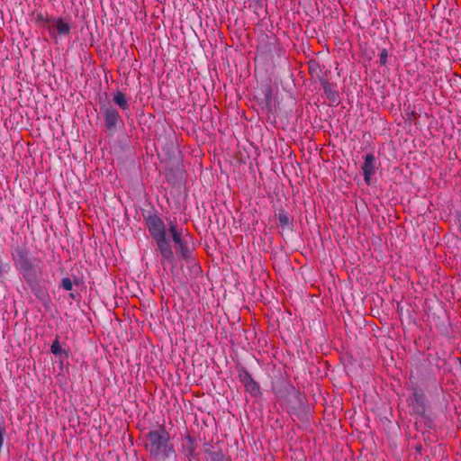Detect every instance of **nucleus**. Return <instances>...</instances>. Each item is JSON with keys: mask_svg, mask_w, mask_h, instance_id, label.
Masks as SVG:
<instances>
[{"mask_svg": "<svg viewBox=\"0 0 461 461\" xmlns=\"http://www.w3.org/2000/svg\"><path fill=\"white\" fill-rule=\"evenodd\" d=\"M388 52L385 49H383L379 53L380 65L384 66L387 62Z\"/></svg>", "mask_w": 461, "mask_h": 461, "instance_id": "a211bd4d", "label": "nucleus"}, {"mask_svg": "<svg viewBox=\"0 0 461 461\" xmlns=\"http://www.w3.org/2000/svg\"><path fill=\"white\" fill-rule=\"evenodd\" d=\"M61 286L66 291H70L73 287V282L69 277H63L61 279Z\"/></svg>", "mask_w": 461, "mask_h": 461, "instance_id": "f3484780", "label": "nucleus"}, {"mask_svg": "<svg viewBox=\"0 0 461 461\" xmlns=\"http://www.w3.org/2000/svg\"><path fill=\"white\" fill-rule=\"evenodd\" d=\"M279 224L283 228H286L290 225V218L287 212L284 209H280L276 214Z\"/></svg>", "mask_w": 461, "mask_h": 461, "instance_id": "ddd939ff", "label": "nucleus"}, {"mask_svg": "<svg viewBox=\"0 0 461 461\" xmlns=\"http://www.w3.org/2000/svg\"><path fill=\"white\" fill-rule=\"evenodd\" d=\"M168 231L171 235L172 240L176 244L178 253L180 256L187 259L191 257V249H189L187 242L182 236V230L178 228L176 221H169L167 223Z\"/></svg>", "mask_w": 461, "mask_h": 461, "instance_id": "20e7f679", "label": "nucleus"}, {"mask_svg": "<svg viewBox=\"0 0 461 461\" xmlns=\"http://www.w3.org/2000/svg\"><path fill=\"white\" fill-rule=\"evenodd\" d=\"M239 378L240 383L244 385L246 392L252 397H259L262 395L258 383L253 379L251 375L245 368H241L239 371Z\"/></svg>", "mask_w": 461, "mask_h": 461, "instance_id": "39448f33", "label": "nucleus"}, {"mask_svg": "<svg viewBox=\"0 0 461 461\" xmlns=\"http://www.w3.org/2000/svg\"><path fill=\"white\" fill-rule=\"evenodd\" d=\"M165 176L167 180L170 183H176V176H175V173L173 172V169H168L166 171Z\"/></svg>", "mask_w": 461, "mask_h": 461, "instance_id": "6ab92c4d", "label": "nucleus"}, {"mask_svg": "<svg viewBox=\"0 0 461 461\" xmlns=\"http://www.w3.org/2000/svg\"><path fill=\"white\" fill-rule=\"evenodd\" d=\"M144 221L151 238L154 240L158 251L161 257V264L173 263L175 256L169 239L167 226L156 212L144 214Z\"/></svg>", "mask_w": 461, "mask_h": 461, "instance_id": "f03ea898", "label": "nucleus"}, {"mask_svg": "<svg viewBox=\"0 0 461 461\" xmlns=\"http://www.w3.org/2000/svg\"><path fill=\"white\" fill-rule=\"evenodd\" d=\"M70 29L69 23L62 18H52L50 24L48 26L49 33L51 38L68 35Z\"/></svg>", "mask_w": 461, "mask_h": 461, "instance_id": "423d86ee", "label": "nucleus"}, {"mask_svg": "<svg viewBox=\"0 0 461 461\" xmlns=\"http://www.w3.org/2000/svg\"><path fill=\"white\" fill-rule=\"evenodd\" d=\"M411 406L413 411L419 415H423L425 412V395L422 392L415 390L411 399Z\"/></svg>", "mask_w": 461, "mask_h": 461, "instance_id": "1a4fd4ad", "label": "nucleus"}, {"mask_svg": "<svg viewBox=\"0 0 461 461\" xmlns=\"http://www.w3.org/2000/svg\"><path fill=\"white\" fill-rule=\"evenodd\" d=\"M323 89H324L325 93H326L327 95H335V93H334V92H332V91L330 90V85H329V83H328V82H324V84H323Z\"/></svg>", "mask_w": 461, "mask_h": 461, "instance_id": "aec40b11", "label": "nucleus"}, {"mask_svg": "<svg viewBox=\"0 0 461 461\" xmlns=\"http://www.w3.org/2000/svg\"><path fill=\"white\" fill-rule=\"evenodd\" d=\"M113 101L122 110L127 111L130 108L128 100L123 93L117 91L114 93Z\"/></svg>", "mask_w": 461, "mask_h": 461, "instance_id": "9b49d317", "label": "nucleus"}, {"mask_svg": "<svg viewBox=\"0 0 461 461\" xmlns=\"http://www.w3.org/2000/svg\"><path fill=\"white\" fill-rule=\"evenodd\" d=\"M145 449L150 461H176L171 437L165 427L159 426L146 434Z\"/></svg>", "mask_w": 461, "mask_h": 461, "instance_id": "f257e3e1", "label": "nucleus"}, {"mask_svg": "<svg viewBox=\"0 0 461 461\" xmlns=\"http://www.w3.org/2000/svg\"><path fill=\"white\" fill-rule=\"evenodd\" d=\"M188 442H189V445L185 447V454L186 456L190 457V456H193L195 449H194V447L193 444V440L190 437L188 438Z\"/></svg>", "mask_w": 461, "mask_h": 461, "instance_id": "2eb2a0df", "label": "nucleus"}, {"mask_svg": "<svg viewBox=\"0 0 461 461\" xmlns=\"http://www.w3.org/2000/svg\"><path fill=\"white\" fill-rule=\"evenodd\" d=\"M32 19L38 26L47 29L52 21L47 14L38 11L32 13Z\"/></svg>", "mask_w": 461, "mask_h": 461, "instance_id": "9d476101", "label": "nucleus"}, {"mask_svg": "<svg viewBox=\"0 0 461 461\" xmlns=\"http://www.w3.org/2000/svg\"><path fill=\"white\" fill-rule=\"evenodd\" d=\"M375 158L374 154L368 153L364 158V163L361 167L365 182L370 185L371 176L375 174Z\"/></svg>", "mask_w": 461, "mask_h": 461, "instance_id": "6e6552de", "label": "nucleus"}, {"mask_svg": "<svg viewBox=\"0 0 461 461\" xmlns=\"http://www.w3.org/2000/svg\"><path fill=\"white\" fill-rule=\"evenodd\" d=\"M35 279V277L33 278ZM32 285V290L35 296L40 299L41 301H44L46 299L47 294L46 292L41 289L35 282L32 280V282H28Z\"/></svg>", "mask_w": 461, "mask_h": 461, "instance_id": "f8f14e48", "label": "nucleus"}, {"mask_svg": "<svg viewBox=\"0 0 461 461\" xmlns=\"http://www.w3.org/2000/svg\"><path fill=\"white\" fill-rule=\"evenodd\" d=\"M6 268H9L8 264H4L2 261H0V276L5 271H6Z\"/></svg>", "mask_w": 461, "mask_h": 461, "instance_id": "412c9836", "label": "nucleus"}, {"mask_svg": "<svg viewBox=\"0 0 461 461\" xmlns=\"http://www.w3.org/2000/svg\"><path fill=\"white\" fill-rule=\"evenodd\" d=\"M50 351L55 356H61L62 354H65L66 357H68V352L61 348L58 338L53 341V343L50 347Z\"/></svg>", "mask_w": 461, "mask_h": 461, "instance_id": "4468645a", "label": "nucleus"}, {"mask_svg": "<svg viewBox=\"0 0 461 461\" xmlns=\"http://www.w3.org/2000/svg\"><path fill=\"white\" fill-rule=\"evenodd\" d=\"M211 461H230L221 452H212L210 455Z\"/></svg>", "mask_w": 461, "mask_h": 461, "instance_id": "dca6fc26", "label": "nucleus"}, {"mask_svg": "<svg viewBox=\"0 0 461 461\" xmlns=\"http://www.w3.org/2000/svg\"><path fill=\"white\" fill-rule=\"evenodd\" d=\"M103 115L105 127L110 131H113L120 121V114L118 111L111 106L104 107L103 109Z\"/></svg>", "mask_w": 461, "mask_h": 461, "instance_id": "0eeeda50", "label": "nucleus"}, {"mask_svg": "<svg viewBox=\"0 0 461 461\" xmlns=\"http://www.w3.org/2000/svg\"><path fill=\"white\" fill-rule=\"evenodd\" d=\"M13 258L26 281L32 282L35 277L34 264L29 250L24 247H17L13 254Z\"/></svg>", "mask_w": 461, "mask_h": 461, "instance_id": "7ed1b4c3", "label": "nucleus"}]
</instances>
